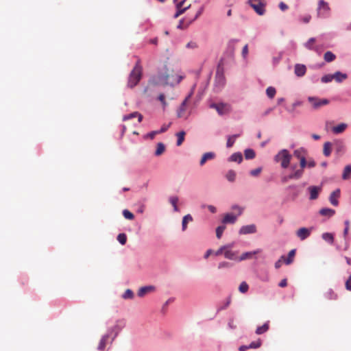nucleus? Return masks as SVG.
I'll list each match as a JSON object with an SVG mask.
<instances>
[{"label": "nucleus", "mask_w": 351, "mask_h": 351, "mask_svg": "<svg viewBox=\"0 0 351 351\" xmlns=\"http://www.w3.org/2000/svg\"><path fill=\"white\" fill-rule=\"evenodd\" d=\"M193 20H191V19L184 18L180 21L179 24L178 25V29H185L188 27L192 23Z\"/></svg>", "instance_id": "nucleus-19"}, {"label": "nucleus", "mask_w": 351, "mask_h": 351, "mask_svg": "<svg viewBox=\"0 0 351 351\" xmlns=\"http://www.w3.org/2000/svg\"><path fill=\"white\" fill-rule=\"evenodd\" d=\"M315 43V38H311L308 40L304 44V46L306 49L309 50H312L314 47V44Z\"/></svg>", "instance_id": "nucleus-43"}, {"label": "nucleus", "mask_w": 351, "mask_h": 351, "mask_svg": "<svg viewBox=\"0 0 351 351\" xmlns=\"http://www.w3.org/2000/svg\"><path fill=\"white\" fill-rule=\"evenodd\" d=\"M123 217L129 220H133L134 219V215L130 210L125 209L123 210Z\"/></svg>", "instance_id": "nucleus-45"}, {"label": "nucleus", "mask_w": 351, "mask_h": 351, "mask_svg": "<svg viewBox=\"0 0 351 351\" xmlns=\"http://www.w3.org/2000/svg\"><path fill=\"white\" fill-rule=\"evenodd\" d=\"M316 163L313 159H309L308 160H306V167L308 168H313L315 167Z\"/></svg>", "instance_id": "nucleus-57"}, {"label": "nucleus", "mask_w": 351, "mask_h": 351, "mask_svg": "<svg viewBox=\"0 0 351 351\" xmlns=\"http://www.w3.org/2000/svg\"><path fill=\"white\" fill-rule=\"evenodd\" d=\"M165 149V147L162 143H158L157 144V148L155 152L156 156H160L161 155Z\"/></svg>", "instance_id": "nucleus-42"}, {"label": "nucleus", "mask_w": 351, "mask_h": 351, "mask_svg": "<svg viewBox=\"0 0 351 351\" xmlns=\"http://www.w3.org/2000/svg\"><path fill=\"white\" fill-rule=\"evenodd\" d=\"M203 11H204V8L201 7L199 8V10L197 11L195 16L193 19H191V20H193V21H195L202 14Z\"/></svg>", "instance_id": "nucleus-62"}, {"label": "nucleus", "mask_w": 351, "mask_h": 351, "mask_svg": "<svg viewBox=\"0 0 351 351\" xmlns=\"http://www.w3.org/2000/svg\"><path fill=\"white\" fill-rule=\"evenodd\" d=\"M295 254V250H291L288 254V257L287 258H284V261L287 265L291 264Z\"/></svg>", "instance_id": "nucleus-37"}, {"label": "nucleus", "mask_w": 351, "mask_h": 351, "mask_svg": "<svg viewBox=\"0 0 351 351\" xmlns=\"http://www.w3.org/2000/svg\"><path fill=\"white\" fill-rule=\"evenodd\" d=\"M311 230L312 228H301L297 230L296 235L303 241L310 236Z\"/></svg>", "instance_id": "nucleus-12"}, {"label": "nucleus", "mask_w": 351, "mask_h": 351, "mask_svg": "<svg viewBox=\"0 0 351 351\" xmlns=\"http://www.w3.org/2000/svg\"><path fill=\"white\" fill-rule=\"evenodd\" d=\"M284 258H285V256H282L280 257V258L278 261H276V263H275V267H276V269H278V268H280V267L282 266V261H284Z\"/></svg>", "instance_id": "nucleus-59"}, {"label": "nucleus", "mask_w": 351, "mask_h": 351, "mask_svg": "<svg viewBox=\"0 0 351 351\" xmlns=\"http://www.w3.org/2000/svg\"><path fill=\"white\" fill-rule=\"evenodd\" d=\"M269 328V322H265L263 326L257 327L256 333L257 335H262L266 332Z\"/></svg>", "instance_id": "nucleus-26"}, {"label": "nucleus", "mask_w": 351, "mask_h": 351, "mask_svg": "<svg viewBox=\"0 0 351 351\" xmlns=\"http://www.w3.org/2000/svg\"><path fill=\"white\" fill-rule=\"evenodd\" d=\"M261 171H262V169L261 167L256 168L250 171V175L252 176H257L260 174Z\"/></svg>", "instance_id": "nucleus-55"}, {"label": "nucleus", "mask_w": 351, "mask_h": 351, "mask_svg": "<svg viewBox=\"0 0 351 351\" xmlns=\"http://www.w3.org/2000/svg\"><path fill=\"white\" fill-rule=\"evenodd\" d=\"M249 286L245 282H242L239 287V290L241 293H245L248 291Z\"/></svg>", "instance_id": "nucleus-47"}, {"label": "nucleus", "mask_w": 351, "mask_h": 351, "mask_svg": "<svg viewBox=\"0 0 351 351\" xmlns=\"http://www.w3.org/2000/svg\"><path fill=\"white\" fill-rule=\"evenodd\" d=\"M134 117H138V122H141L143 120V116L141 114L138 113V112H134L132 113H130L129 114L125 115L123 118V121H127L129 119H131Z\"/></svg>", "instance_id": "nucleus-21"}, {"label": "nucleus", "mask_w": 351, "mask_h": 351, "mask_svg": "<svg viewBox=\"0 0 351 351\" xmlns=\"http://www.w3.org/2000/svg\"><path fill=\"white\" fill-rule=\"evenodd\" d=\"M308 152L304 147H300L293 152V156L300 160V165L302 167H306V156Z\"/></svg>", "instance_id": "nucleus-6"}, {"label": "nucleus", "mask_w": 351, "mask_h": 351, "mask_svg": "<svg viewBox=\"0 0 351 351\" xmlns=\"http://www.w3.org/2000/svg\"><path fill=\"white\" fill-rule=\"evenodd\" d=\"M177 11L173 16V18L177 19L181 14H184L186 11V8H184L182 7H176Z\"/></svg>", "instance_id": "nucleus-51"}, {"label": "nucleus", "mask_w": 351, "mask_h": 351, "mask_svg": "<svg viewBox=\"0 0 351 351\" xmlns=\"http://www.w3.org/2000/svg\"><path fill=\"white\" fill-rule=\"evenodd\" d=\"M154 290V287L153 286H146L141 287L138 291V295L139 297H143L145 294L149 292H151Z\"/></svg>", "instance_id": "nucleus-20"}, {"label": "nucleus", "mask_w": 351, "mask_h": 351, "mask_svg": "<svg viewBox=\"0 0 351 351\" xmlns=\"http://www.w3.org/2000/svg\"><path fill=\"white\" fill-rule=\"evenodd\" d=\"M350 176H351V165H349L346 166V167L344 168L343 175H342V178L343 180H348V178H350Z\"/></svg>", "instance_id": "nucleus-34"}, {"label": "nucleus", "mask_w": 351, "mask_h": 351, "mask_svg": "<svg viewBox=\"0 0 351 351\" xmlns=\"http://www.w3.org/2000/svg\"><path fill=\"white\" fill-rule=\"evenodd\" d=\"M324 297L328 300H335L337 299V294L332 289H328L324 293Z\"/></svg>", "instance_id": "nucleus-25"}, {"label": "nucleus", "mask_w": 351, "mask_h": 351, "mask_svg": "<svg viewBox=\"0 0 351 351\" xmlns=\"http://www.w3.org/2000/svg\"><path fill=\"white\" fill-rule=\"evenodd\" d=\"M237 220V216L228 213L225 215L223 219V223H234Z\"/></svg>", "instance_id": "nucleus-24"}, {"label": "nucleus", "mask_w": 351, "mask_h": 351, "mask_svg": "<svg viewBox=\"0 0 351 351\" xmlns=\"http://www.w3.org/2000/svg\"><path fill=\"white\" fill-rule=\"evenodd\" d=\"M322 237L324 241L328 242L330 244H332L334 241V237H333L332 234H331V233H328V232L324 233L322 234Z\"/></svg>", "instance_id": "nucleus-41"}, {"label": "nucleus", "mask_w": 351, "mask_h": 351, "mask_svg": "<svg viewBox=\"0 0 351 351\" xmlns=\"http://www.w3.org/2000/svg\"><path fill=\"white\" fill-rule=\"evenodd\" d=\"M117 240L121 245H125L127 241V236L124 233H121L117 236Z\"/></svg>", "instance_id": "nucleus-49"}, {"label": "nucleus", "mask_w": 351, "mask_h": 351, "mask_svg": "<svg viewBox=\"0 0 351 351\" xmlns=\"http://www.w3.org/2000/svg\"><path fill=\"white\" fill-rule=\"evenodd\" d=\"M346 289L351 291V275L349 276L345 284Z\"/></svg>", "instance_id": "nucleus-58"}, {"label": "nucleus", "mask_w": 351, "mask_h": 351, "mask_svg": "<svg viewBox=\"0 0 351 351\" xmlns=\"http://www.w3.org/2000/svg\"><path fill=\"white\" fill-rule=\"evenodd\" d=\"M225 247H228L224 250V256L226 258L230 260L237 261L239 257H237V252H233L231 249L233 247V244L226 245Z\"/></svg>", "instance_id": "nucleus-11"}, {"label": "nucleus", "mask_w": 351, "mask_h": 351, "mask_svg": "<svg viewBox=\"0 0 351 351\" xmlns=\"http://www.w3.org/2000/svg\"><path fill=\"white\" fill-rule=\"evenodd\" d=\"M306 68L304 64H297L295 66V74L298 77H302L305 75Z\"/></svg>", "instance_id": "nucleus-16"}, {"label": "nucleus", "mask_w": 351, "mask_h": 351, "mask_svg": "<svg viewBox=\"0 0 351 351\" xmlns=\"http://www.w3.org/2000/svg\"><path fill=\"white\" fill-rule=\"evenodd\" d=\"M125 326V322L123 319L117 320L115 326L113 327L112 330L114 331L115 335Z\"/></svg>", "instance_id": "nucleus-28"}, {"label": "nucleus", "mask_w": 351, "mask_h": 351, "mask_svg": "<svg viewBox=\"0 0 351 351\" xmlns=\"http://www.w3.org/2000/svg\"><path fill=\"white\" fill-rule=\"evenodd\" d=\"M235 178H236V173H235V171H233V170L228 171V172L226 174V178L230 182H233V181H234Z\"/></svg>", "instance_id": "nucleus-48"}, {"label": "nucleus", "mask_w": 351, "mask_h": 351, "mask_svg": "<svg viewBox=\"0 0 351 351\" xmlns=\"http://www.w3.org/2000/svg\"><path fill=\"white\" fill-rule=\"evenodd\" d=\"M305 167H302L300 164H293L290 167L291 173L289 175L284 176L281 178V181L283 183H286L290 180H299L304 174V169Z\"/></svg>", "instance_id": "nucleus-3"}, {"label": "nucleus", "mask_w": 351, "mask_h": 351, "mask_svg": "<svg viewBox=\"0 0 351 351\" xmlns=\"http://www.w3.org/2000/svg\"><path fill=\"white\" fill-rule=\"evenodd\" d=\"M276 93V91L275 88H274L272 86L268 87L266 90L267 95L268 96V97H269L271 99L274 97Z\"/></svg>", "instance_id": "nucleus-44"}, {"label": "nucleus", "mask_w": 351, "mask_h": 351, "mask_svg": "<svg viewBox=\"0 0 351 351\" xmlns=\"http://www.w3.org/2000/svg\"><path fill=\"white\" fill-rule=\"evenodd\" d=\"M215 157V154L213 153V152H207V153H205L201 160H200V162H199V165L201 166H203L207 160H212Z\"/></svg>", "instance_id": "nucleus-18"}, {"label": "nucleus", "mask_w": 351, "mask_h": 351, "mask_svg": "<svg viewBox=\"0 0 351 351\" xmlns=\"http://www.w3.org/2000/svg\"><path fill=\"white\" fill-rule=\"evenodd\" d=\"M170 204L173 206V210L176 212H178L179 210L177 203L178 202V197L177 196H171L169 197V199Z\"/></svg>", "instance_id": "nucleus-38"}, {"label": "nucleus", "mask_w": 351, "mask_h": 351, "mask_svg": "<svg viewBox=\"0 0 351 351\" xmlns=\"http://www.w3.org/2000/svg\"><path fill=\"white\" fill-rule=\"evenodd\" d=\"M134 297V293L132 290L127 289L123 295L124 299H132Z\"/></svg>", "instance_id": "nucleus-52"}, {"label": "nucleus", "mask_w": 351, "mask_h": 351, "mask_svg": "<svg viewBox=\"0 0 351 351\" xmlns=\"http://www.w3.org/2000/svg\"><path fill=\"white\" fill-rule=\"evenodd\" d=\"M143 75V67L141 64L140 60H138L133 69L130 72L128 80V86L130 88L136 86L140 82Z\"/></svg>", "instance_id": "nucleus-2"}, {"label": "nucleus", "mask_w": 351, "mask_h": 351, "mask_svg": "<svg viewBox=\"0 0 351 351\" xmlns=\"http://www.w3.org/2000/svg\"><path fill=\"white\" fill-rule=\"evenodd\" d=\"M333 80H335L337 82H341L346 79H347L348 75L346 73H342L339 71H337L332 75Z\"/></svg>", "instance_id": "nucleus-22"}, {"label": "nucleus", "mask_w": 351, "mask_h": 351, "mask_svg": "<svg viewBox=\"0 0 351 351\" xmlns=\"http://www.w3.org/2000/svg\"><path fill=\"white\" fill-rule=\"evenodd\" d=\"M261 345H262V341L260 339H258L256 341H252L249 345V347L251 349H256V348H260L261 346Z\"/></svg>", "instance_id": "nucleus-46"}, {"label": "nucleus", "mask_w": 351, "mask_h": 351, "mask_svg": "<svg viewBox=\"0 0 351 351\" xmlns=\"http://www.w3.org/2000/svg\"><path fill=\"white\" fill-rule=\"evenodd\" d=\"M210 107L215 109L220 115L227 114L230 111V106L227 104H211Z\"/></svg>", "instance_id": "nucleus-10"}, {"label": "nucleus", "mask_w": 351, "mask_h": 351, "mask_svg": "<svg viewBox=\"0 0 351 351\" xmlns=\"http://www.w3.org/2000/svg\"><path fill=\"white\" fill-rule=\"evenodd\" d=\"M292 156L287 149L280 150L274 157L276 162H280L282 168L287 169L290 165Z\"/></svg>", "instance_id": "nucleus-4"}, {"label": "nucleus", "mask_w": 351, "mask_h": 351, "mask_svg": "<svg viewBox=\"0 0 351 351\" xmlns=\"http://www.w3.org/2000/svg\"><path fill=\"white\" fill-rule=\"evenodd\" d=\"M330 8L327 2L324 0L318 1L317 15V17L326 18L330 16Z\"/></svg>", "instance_id": "nucleus-5"}, {"label": "nucleus", "mask_w": 351, "mask_h": 351, "mask_svg": "<svg viewBox=\"0 0 351 351\" xmlns=\"http://www.w3.org/2000/svg\"><path fill=\"white\" fill-rule=\"evenodd\" d=\"M227 247H225V245H223L221 246L219 249H218L216 252H215V256H219L221 254H222L223 253L224 254V250H226Z\"/></svg>", "instance_id": "nucleus-56"}, {"label": "nucleus", "mask_w": 351, "mask_h": 351, "mask_svg": "<svg viewBox=\"0 0 351 351\" xmlns=\"http://www.w3.org/2000/svg\"><path fill=\"white\" fill-rule=\"evenodd\" d=\"M251 7L258 15H263L265 12V3L264 0H249Z\"/></svg>", "instance_id": "nucleus-8"}, {"label": "nucleus", "mask_w": 351, "mask_h": 351, "mask_svg": "<svg viewBox=\"0 0 351 351\" xmlns=\"http://www.w3.org/2000/svg\"><path fill=\"white\" fill-rule=\"evenodd\" d=\"M308 191L310 192V199H316L318 197V195L319 191H321V188L318 186H312L308 188Z\"/></svg>", "instance_id": "nucleus-15"}, {"label": "nucleus", "mask_w": 351, "mask_h": 351, "mask_svg": "<svg viewBox=\"0 0 351 351\" xmlns=\"http://www.w3.org/2000/svg\"><path fill=\"white\" fill-rule=\"evenodd\" d=\"M230 266V264L228 262H221L219 265H218V268L219 269H222V268H224V267H228Z\"/></svg>", "instance_id": "nucleus-63"}, {"label": "nucleus", "mask_w": 351, "mask_h": 351, "mask_svg": "<svg viewBox=\"0 0 351 351\" xmlns=\"http://www.w3.org/2000/svg\"><path fill=\"white\" fill-rule=\"evenodd\" d=\"M183 78V75L175 73L173 70L169 71L165 68V72L158 73V82L163 85L175 86L178 84Z\"/></svg>", "instance_id": "nucleus-1"}, {"label": "nucleus", "mask_w": 351, "mask_h": 351, "mask_svg": "<svg viewBox=\"0 0 351 351\" xmlns=\"http://www.w3.org/2000/svg\"><path fill=\"white\" fill-rule=\"evenodd\" d=\"M332 80H333L332 75L328 74V75H324L322 77L321 80L323 83H328V82H331Z\"/></svg>", "instance_id": "nucleus-54"}, {"label": "nucleus", "mask_w": 351, "mask_h": 351, "mask_svg": "<svg viewBox=\"0 0 351 351\" xmlns=\"http://www.w3.org/2000/svg\"><path fill=\"white\" fill-rule=\"evenodd\" d=\"M260 252H261V249H258V250H254L253 252H245L240 257H239L238 261H243V260L252 258L254 255L257 254H258Z\"/></svg>", "instance_id": "nucleus-14"}, {"label": "nucleus", "mask_w": 351, "mask_h": 351, "mask_svg": "<svg viewBox=\"0 0 351 351\" xmlns=\"http://www.w3.org/2000/svg\"><path fill=\"white\" fill-rule=\"evenodd\" d=\"M239 136V134H234L232 136H229L227 139L226 147L228 148L232 147L237 138H238Z\"/></svg>", "instance_id": "nucleus-32"}, {"label": "nucleus", "mask_w": 351, "mask_h": 351, "mask_svg": "<svg viewBox=\"0 0 351 351\" xmlns=\"http://www.w3.org/2000/svg\"><path fill=\"white\" fill-rule=\"evenodd\" d=\"M256 232V227L254 224H250L242 226L239 230V234H247L255 233Z\"/></svg>", "instance_id": "nucleus-13"}, {"label": "nucleus", "mask_w": 351, "mask_h": 351, "mask_svg": "<svg viewBox=\"0 0 351 351\" xmlns=\"http://www.w3.org/2000/svg\"><path fill=\"white\" fill-rule=\"evenodd\" d=\"M308 102L311 104L312 107L314 109H318L323 106L328 105L329 104V100L327 99H319L315 97H308Z\"/></svg>", "instance_id": "nucleus-9"}, {"label": "nucleus", "mask_w": 351, "mask_h": 351, "mask_svg": "<svg viewBox=\"0 0 351 351\" xmlns=\"http://www.w3.org/2000/svg\"><path fill=\"white\" fill-rule=\"evenodd\" d=\"M323 152L326 156H329L330 155V154H331V143L330 142H326L324 143Z\"/></svg>", "instance_id": "nucleus-40"}, {"label": "nucleus", "mask_w": 351, "mask_h": 351, "mask_svg": "<svg viewBox=\"0 0 351 351\" xmlns=\"http://www.w3.org/2000/svg\"><path fill=\"white\" fill-rule=\"evenodd\" d=\"M348 125L346 123H340L332 128V131L334 134H340L345 131Z\"/></svg>", "instance_id": "nucleus-23"}, {"label": "nucleus", "mask_w": 351, "mask_h": 351, "mask_svg": "<svg viewBox=\"0 0 351 351\" xmlns=\"http://www.w3.org/2000/svg\"><path fill=\"white\" fill-rule=\"evenodd\" d=\"M231 162H237L241 163L243 160V156L240 152H237L231 155L229 158Z\"/></svg>", "instance_id": "nucleus-29"}, {"label": "nucleus", "mask_w": 351, "mask_h": 351, "mask_svg": "<svg viewBox=\"0 0 351 351\" xmlns=\"http://www.w3.org/2000/svg\"><path fill=\"white\" fill-rule=\"evenodd\" d=\"M226 229V226H219L216 229V236L218 239H220L222 236V234Z\"/></svg>", "instance_id": "nucleus-50"}, {"label": "nucleus", "mask_w": 351, "mask_h": 351, "mask_svg": "<svg viewBox=\"0 0 351 351\" xmlns=\"http://www.w3.org/2000/svg\"><path fill=\"white\" fill-rule=\"evenodd\" d=\"M245 158L247 160L253 159L256 154L255 152L252 149H247L244 152Z\"/></svg>", "instance_id": "nucleus-39"}, {"label": "nucleus", "mask_w": 351, "mask_h": 351, "mask_svg": "<svg viewBox=\"0 0 351 351\" xmlns=\"http://www.w3.org/2000/svg\"><path fill=\"white\" fill-rule=\"evenodd\" d=\"M319 213H320V215H322L323 216H328L330 217L335 215V211L333 209L325 208H322L319 210Z\"/></svg>", "instance_id": "nucleus-30"}, {"label": "nucleus", "mask_w": 351, "mask_h": 351, "mask_svg": "<svg viewBox=\"0 0 351 351\" xmlns=\"http://www.w3.org/2000/svg\"><path fill=\"white\" fill-rule=\"evenodd\" d=\"M158 99L161 102L163 108L165 109L167 106V103L165 101V96L164 94H160L158 97Z\"/></svg>", "instance_id": "nucleus-53"}, {"label": "nucleus", "mask_w": 351, "mask_h": 351, "mask_svg": "<svg viewBox=\"0 0 351 351\" xmlns=\"http://www.w3.org/2000/svg\"><path fill=\"white\" fill-rule=\"evenodd\" d=\"M170 125H171V123H169L168 125H163L161 127L160 130L158 131V134L166 132L168 130V128L170 127Z\"/></svg>", "instance_id": "nucleus-61"}, {"label": "nucleus", "mask_w": 351, "mask_h": 351, "mask_svg": "<svg viewBox=\"0 0 351 351\" xmlns=\"http://www.w3.org/2000/svg\"><path fill=\"white\" fill-rule=\"evenodd\" d=\"M185 134H186V133L184 131H181L176 134V136L178 138L176 145L178 146H180L182 144V143L184 142Z\"/></svg>", "instance_id": "nucleus-36"}, {"label": "nucleus", "mask_w": 351, "mask_h": 351, "mask_svg": "<svg viewBox=\"0 0 351 351\" xmlns=\"http://www.w3.org/2000/svg\"><path fill=\"white\" fill-rule=\"evenodd\" d=\"M193 221V217L190 214H188L184 216L182 221V231H185L187 228V224L189 222H191Z\"/></svg>", "instance_id": "nucleus-27"}, {"label": "nucleus", "mask_w": 351, "mask_h": 351, "mask_svg": "<svg viewBox=\"0 0 351 351\" xmlns=\"http://www.w3.org/2000/svg\"><path fill=\"white\" fill-rule=\"evenodd\" d=\"M158 134V131H152V132H151L148 133V134L145 136V137H146V138H149L150 139H153V138L155 137V136H156V134Z\"/></svg>", "instance_id": "nucleus-60"}, {"label": "nucleus", "mask_w": 351, "mask_h": 351, "mask_svg": "<svg viewBox=\"0 0 351 351\" xmlns=\"http://www.w3.org/2000/svg\"><path fill=\"white\" fill-rule=\"evenodd\" d=\"M108 338H109L108 335H106L102 337V338L101 339V340L99 341V346H98V350H104V348H106V342H107Z\"/></svg>", "instance_id": "nucleus-33"}, {"label": "nucleus", "mask_w": 351, "mask_h": 351, "mask_svg": "<svg viewBox=\"0 0 351 351\" xmlns=\"http://www.w3.org/2000/svg\"><path fill=\"white\" fill-rule=\"evenodd\" d=\"M340 195V190L337 189L334 191L330 196V202L333 206H337L338 205V200L337 198Z\"/></svg>", "instance_id": "nucleus-17"}, {"label": "nucleus", "mask_w": 351, "mask_h": 351, "mask_svg": "<svg viewBox=\"0 0 351 351\" xmlns=\"http://www.w3.org/2000/svg\"><path fill=\"white\" fill-rule=\"evenodd\" d=\"M215 81L220 87H222L225 84V78L223 73H220L217 71L215 77Z\"/></svg>", "instance_id": "nucleus-31"}, {"label": "nucleus", "mask_w": 351, "mask_h": 351, "mask_svg": "<svg viewBox=\"0 0 351 351\" xmlns=\"http://www.w3.org/2000/svg\"><path fill=\"white\" fill-rule=\"evenodd\" d=\"M324 60L327 62H330L335 60V55L331 51H326L324 56Z\"/></svg>", "instance_id": "nucleus-35"}, {"label": "nucleus", "mask_w": 351, "mask_h": 351, "mask_svg": "<svg viewBox=\"0 0 351 351\" xmlns=\"http://www.w3.org/2000/svg\"><path fill=\"white\" fill-rule=\"evenodd\" d=\"M191 97V93L189 94L184 99V100L182 102L180 106L178 109V110H177V117L178 118H184V119H187L188 118V117L189 115V112H187V104H188V102H189Z\"/></svg>", "instance_id": "nucleus-7"}, {"label": "nucleus", "mask_w": 351, "mask_h": 351, "mask_svg": "<svg viewBox=\"0 0 351 351\" xmlns=\"http://www.w3.org/2000/svg\"><path fill=\"white\" fill-rule=\"evenodd\" d=\"M345 226H346V228H345L344 231H343V234L346 237L348 234V230H349V226H350L349 221L346 220L345 221Z\"/></svg>", "instance_id": "nucleus-64"}]
</instances>
